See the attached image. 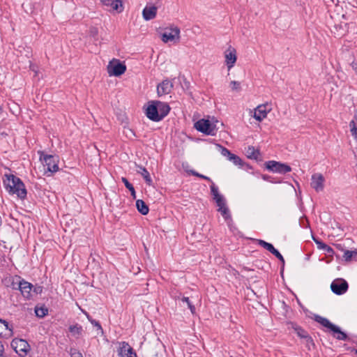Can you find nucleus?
Instances as JSON below:
<instances>
[{"mask_svg": "<svg viewBox=\"0 0 357 357\" xmlns=\"http://www.w3.org/2000/svg\"><path fill=\"white\" fill-rule=\"evenodd\" d=\"M225 64L229 70L236 62V51L231 45L225 52Z\"/></svg>", "mask_w": 357, "mask_h": 357, "instance_id": "obj_8", "label": "nucleus"}, {"mask_svg": "<svg viewBox=\"0 0 357 357\" xmlns=\"http://www.w3.org/2000/svg\"><path fill=\"white\" fill-rule=\"evenodd\" d=\"M157 105L158 112L160 117H161V120L165 117L168 113L169 112L170 107L169 105L166 102H160V101H155Z\"/></svg>", "mask_w": 357, "mask_h": 357, "instance_id": "obj_18", "label": "nucleus"}, {"mask_svg": "<svg viewBox=\"0 0 357 357\" xmlns=\"http://www.w3.org/2000/svg\"><path fill=\"white\" fill-rule=\"evenodd\" d=\"M91 34L95 36V35H96L98 33V29L96 28H93L91 30Z\"/></svg>", "mask_w": 357, "mask_h": 357, "instance_id": "obj_46", "label": "nucleus"}, {"mask_svg": "<svg viewBox=\"0 0 357 357\" xmlns=\"http://www.w3.org/2000/svg\"><path fill=\"white\" fill-rule=\"evenodd\" d=\"M294 330L296 332L298 336H299L301 338L306 339L307 343H312V339L311 338V337H310L307 333L301 327L296 326V327H294Z\"/></svg>", "mask_w": 357, "mask_h": 357, "instance_id": "obj_23", "label": "nucleus"}, {"mask_svg": "<svg viewBox=\"0 0 357 357\" xmlns=\"http://www.w3.org/2000/svg\"><path fill=\"white\" fill-rule=\"evenodd\" d=\"M357 257V249L354 250H345L343 255V259L345 261L349 262Z\"/></svg>", "mask_w": 357, "mask_h": 357, "instance_id": "obj_27", "label": "nucleus"}, {"mask_svg": "<svg viewBox=\"0 0 357 357\" xmlns=\"http://www.w3.org/2000/svg\"><path fill=\"white\" fill-rule=\"evenodd\" d=\"M3 185L6 190L12 195H17L20 199L26 196V190L21 179L13 174H6Z\"/></svg>", "mask_w": 357, "mask_h": 357, "instance_id": "obj_1", "label": "nucleus"}, {"mask_svg": "<svg viewBox=\"0 0 357 357\" xmlns=\"http://www.w3.org/2000/svg\"><path fill=\"white\" fill-rule=\"evenodd\" d=\"M22 280V279L19 276H15L13 278L11 283L12 289L20 290V287H18V286H20V283Z\"/></svg>", "mask_w": 357, "mask_h": 357, "instance_id": "obj_35", "label": "nucleus"}, {"mask_svg": "<svg viewBox=\"0 0 357 357\" xmlns=\"http://www.w3.org/2000/svg\"><path fill=\"white\" fill-rule=\"evenodd\" d=\"M40 160L43 161L47 171L51 173H55L59 171V158L56 155L45 154L43 152H39Z\"/></svg>", "mask_w": 357, "mask_h": 357, "instance_id": "obj_2", "label": "nucleus"}, {"mask_svg": "<svg viewBox=\"0 0 357 357\" xmlns=\"http://www.w3.org/2000/svg\"><path fill=\"white\" fill-rule=\"evenodd\" d=\"M146 116L153 121H161V117H160L157 105L155 101L151 102L146 110Z\"/></svg>", "mask_w": 357, "mask_h": 357, "instance_id": "obj_14", "label": "nucleus"}, {"mask_svg": "<svg viewBox=\"0 0 357 357\" xmlns=\"http://www.w3.org/2000/svg\"><path fill=\"white\" fill-rule=\"evenodd\" d=\"M136 206H137L138 211L140 213H142V215H146L149 211L148 206L142 199L137 200Z\"/></svg>", "mask_w": 357, "mask_h": 357, "instance_id": "obj_25", "label": "nucleus"}, {"mask_svg": "<svg viewBox=\"0 0 357 357\" xmlns=\"http://www.w3.org/2000/svg\"><path fill=\"white\" fill-rule=\"evenodd\" d=\"M218 211L221 213L222 216L228 224L229 223V222L231 221V217L229 213V210L227 205L221 208H218Z\"/></svg>", "mask_w": 357, "mask_h": 357, "instance_id": "obj_26", "label": "nucleus"}, {"mask_svg": "<svg viewBox=\"0 0 357 357\" xmlns=\"http://www.w3.org/2000/svg\"><path fill=\"white\" fill-rule=\"evenodd\" d=\"M173 88V84L168 79L163 80L158 85L157 93L159 96L169 94Z\"/></svg>", "mask_w": 357, "mask_h": 357, "instance_id": "obj_16", "label": "nucleus"}, {"mask_svg": "<svg viewBox=\"0 0 357 357\" xmlns=\"http://www.w3.org/2000/svg\"><path fill=\"white\" fill-rule=\"evenodd\" d=\"M180 38V29L177 26L169 29L162 34V40L164 43L178 40Z\"/></svg>", "mask_w": 357, "mask_h": 357, "instance_id": "obj_10", "label": "nucleus"}, {"mask_svg": "<svg viewBox=\"0 0 357 357\" xmlns=\"http://www.w3.org/2000/svg\"><path fill=\"white\" fill-rule=\"evenodd\" d=\"M271 110V107L268 104L258 105L254 112L253 117L258 121H261L266 118L267 114Z\"/></svg>", "mask_w": 357, "mask_h": 357, "instance_id": "obj_11", "label": "nucleus"}, {"mask_svg": "<svg viewBox=\"0 0 357 357\" xmlns=\"http://www.w3.org/2000/svg\"><path fill=\"white\" fill-rule=\"evenodd\" d=\"M314 320L323 326L330 329L331 331H337L336 326L331 323L330 321L319 315H314Z\"/></svg>", "mask_w": 357, "mask_h": 357, "instance_id": "obj_21", "label": "nucleus"}, {"mask_svg": "<svg viewBox=\"0 0 357 357\" xmlns=\"http://www.w3.org/2000/svg\"><path fill=\"white\" fill-rule=\"evenodd\" d=\"M43 292V287L41 286H33V288L32 289V294H40Z\"/></svg>", "mask_w": 357, "mask_h": 357, "instance_id": "obj_43", "label": "nucleus"}, {"mask_svg": "<svg viewBox=\"0 0 357 357\" xmlns=\"http://www.w3.org/2000/svg\"><path fill=\"white\" fill-rule=\"evenodd\" d=\"M228 160L232 162L235 165L242 166L243 165L242 160L235 154L232 153Z\"/></svg>", "mask_w": 357, "mask_h": 357, "instance_id": "obj_34", "label": "nucleus"}, {"mask_svg": "<svg viewBox=\"0 0 357 357\" xmlns=\"http://www.w3.org/2000/svg\"><path fill=\"white\" fill-rule=\"evenodd\" d=\"M11 347L21 357L26 356L31 349L30 345L25 340L17 338H15L12 340Z\"/></svg>", "mask_w": 357, "mask_h": 357, "instance_id": "obj_3", "label": "nucleus"}, {"mask_svg": "<svg viewBox=\"0 0 357 357\" xmlns=\"http://www.w3.org/2000/svg\"><path fill=\"white\" fill-rule=\"evenodd\" d=\"M352 68H353V69L355 70V72L357 74V63H352Z\"/></svg>", "mask_w": 357, "mask_h": 357, "instance_id": "obj_48", "label": "nucleus"}, {"mask_svg": "<svg viewBox=\"0 0 357 357\" xmlns=\"http://www.w3.org/2000/svg\"><path fill=\"white\" fill-rule=\"evenodd\" d=\"M5 349L2 342L0 340V357H5L4 352Z\"/></svg>", "mask_w": 357, "mask_h": 357, "instance_id": "obj_44", "label": "nucleus"}, {"mask_svg": "<svg viewBox=\"0 0 357 357\" xmlns=\"http://www.w3.org/2000/svg\"><path fill=\"white\" fill-rule=\"evenodd\" d=\"M190 173L193 175V176H199V173L197 172L195 170H190Z\"/></svg>", "mask_w": 357, "mask_h": 357, "instance_id": "obj_47", "label": "nucleus"}, {"mask_svg": "<svg viewBox=\"0 0 357 357\" xmlns=\"http://www.w3.org/2000/svg\"><path fill=\"white\" fill-rule=\"evenodd\" d=\"M101 3L107 7H110L112 10L118 13L123 11V6L121 0H100Z\"/></svg>", "mask_w": 357, "mask_h": 357, "instance_id": "obj_17", "label": "nucleus"}, {"mask_svg": "<svg viewBox=\"0 0 357 357\" xmlns=\"http://www.w3.org/2000/svg\"><path fill=\"white\" fill-rule=\"evenodd\" d=\"M197 177L201 178H203V179H204V180H206V181H208L211 182V183H213V182L212 181V180H211L209 177H208V176H204V175H203V174H199V176H197Z\"/></svg>", "mask_w": 357, "mask_h": 357, "instance_id": "obj_45", "label": "nucleus"}, {"mask_svg": "<svg viewBox=\"0 0 357 357\" xmlns=\"http://www.w3.org/2000/svg\"><path fill=\"white\" fill-rule=\"evenodd\" d=\"M195 128L199 132L207 135L214 136L217 130L215 127L210 122L209 120L200 119L195 123Z\"/></svg>", "mask_w": 357, "mask_h": 357, "instance_id": "obj_4", "label": "nucleus"}, {"mask_svg": "<svg viewBox=\"0 0 357 357\" xmlns=\"http://www.w3.org/2000/svg\"><path fill=\"white\" fill-rule=\"evenodd\" d=\"M137 172L138 174L142 175V176L144 178V179L145 180L146 183L148 185H151V183H152L151 177L150 176L149 172L147 171V169L145 167H144L141 165H138Z\"/></svg>", "mask_w": 357, "mask_h": 357, "instance_id": "obj_22", "label": "nucleus"}, {"mask_svg": "<svg viewBox=\"0 0 357 357\" xmlns=\"http://www.w3.org/2000/svg\"><path fill=\"white\" fill-rule=\"evenodd\" d=\"M181 301L184 303H186L187 305H188V308L190 309V312H192V314H195V305H193L192 304V303L190 302V301L189 300V298L188 297H185L183 296L182 298H181Z\"/></svg>", "mask_w": 357, "mask_h": 357, "instance_id": "obj_38", "label": "nucleus"}, {"mask_svg": "<svg viewBox=\"0 0 357 357\" xmlns=\"http://www.w3.org/2000/svg\"><path fill=\"white\" fill-rule=\"evenodd\" d=\"M332 291L337 295L344 294L348 289V283L342 278L335 280L331 284Z\"/></svg>", "mask_w": 357, "mask_h": 357, "instance_id": "obj_7", "label": "nucleus"}, {"mask_svg": "<svg viewBox=\"0 0 357 357\" xmlns=\"http://www.w3.org/2000/svg\"><path fill=\"white\" fill-rule=\"evenodd\" d=\"M211 193L213 196V200L216 203L218 208L226 206V200L225 197L219 192L218 188L214 184V183H212V185H211Z\"/></svg>", "mask_w": 357, "mask_h": 357, "instance_id": "obj_12", "label": "nucleus"}, {"mask_svg": "<svg viewBox=\"0 0 357 357\" xmlns=\"http://www.w3.org/2000/svg\"><path fill=\"white\" fill-rule=\"evenodd\" d=\"M117 350L119 357H137L133 349L126 342H119Z\"/></svg>", "mask_w": 357, "mask_h": 357, "instance_id": "obj_9", "label": "nucleus"}, {"mask_svg": "<svg viewBox=\"0 0 357 357\" xmlns=\"http://www.w3.org/2000/svg\"><path fill=\"white\" fill-rule=\"evenodd\" d=\"M350 132L357 142V114L354 115V119L349 123Z\"/></svg>", "mask_w": 357, "mask_h": 357, "instance_id": "obj_24", "label": "nucleus"}, {"mask_svg": "<svg viewBox=\"0 0 357 357\" xmlns=\"http://www.w3.org/2000/svg\"><path fill=\"white\" fill-rule=\"evenodd\" d=\"M258 244L263 247L264 249L269 251L271 253H272L275 250V248L271 243L266 242L265 241L263 240H258Z\"/></svg>", "mask_w": 357, "mask_h": 357, "instance_id": "obj_33", "label": "nucleus"}, {"mask_svg": "<svg viewBox=\"0 0 357 357\" xmlns=\"http://www.w3.org/2000/svg\"><path fill=\"white\" fill-rule=\"evenodd\" d=\"M121 181L124 183L125 186L129 190V191L130 192L131 195L133 197V198H135L136 192H135L133 185L125 177H122Z\"/></svg>", "mask_w": 357, "mask_h": 357, "instance_id": "obj_32", "label": "nucleus"}, {"mask_svg": "<svg viewBox=\"0 0 357 357\" xmlns=\"http://www.w3.org/2000/svg\"><path fill=\"white\" fill-rule=\"evenodd\" d=\"M271 254H273L275 257H277L282 264L284 263V257L278 250L275 249Z\"/></svg>", "mask_w": 357, "mask_h": 357, "instance_id": "obj_42", "label": "nucleus"}, {"mask_svg": "<svg viewBox=\"0 0 357 357\" xmlns=\"http://www.w3.org/2000/svg\"><path fill=\"white\" fill-rule=\"evenodd\" d=\"M82 331V327L78 324L72 325L69 327V331L75 336H79Z\"/></svg>", "mask_w": 357, "mask_h": 357, "instance_id": "obj_30", "label": "nucleus"}, {"mask_svg": "<svg viewBox=\"0 0 357 357\" xmlns=\"http://www.w3.org/2000/svg\"><path fill=\"white\" fill-rule=\"evenodd\" d=\"M316 243L317 244V247L319 249L324 250L327 254L331 255L334 254V250L331 246L319 241H316Z\"/></svg>", "mask_w": 357, "mask_h": 357, "instance_id": "obj_28", "label": "nucleus"}, {"mask_svg": "<svg viewBox=\"0 0 357 357\" xmlns=\"http://www.w3.org/2000/svg\"><path fill=\"white\" fill-rule=\"evenodd\" d=\"M266 167L268 170H269L271 172L279 173V174H282L288 173V172H291V168L290 166H289L286 164H283V163H280V162L274 161V160H271V161L267 162L266 163Z\"/></svg>", "mask_w": 357, "mask_h": 357, "instance_id": "obj_6", "label": "nucleus"}, {"mask_svg": "<svg viewBox=\"0 0 357 357\" xmlns=\"http://www.w3.org/2000/svg\"><path fill=\"white\" fill-rule=\"evenodd\" d=\"M336 247H337V248L340 249V248H341V247H342V245H341L340 244H337V245H336Z\"/></svg>", "mask_w": 357, "mask_h": 357, "instance_id": "obj_49", "label": "nucleus"}, {"mask_svg": "<svg viewBox=\"0 0 357 357\" xmlns=\"http://www.w3.org/2000/svg\"><path fill=\"white\" fill-rule=\"evenodd\" d=\"M13 334V328L10 326L8 322L0 319V336H10Z\"/></svg>", "mask_w": 357, "mask_h": 357, "instance_id": "obj_19", "label": "nucleus"}, {"mask_svg": "<svg viewBox=\"0 0 357 357\" xmlns=\"http://www.w3.org/2000/svg\"><path fill=\"white\" fill-rule=\"evenodd\" d=\"M86 317L89 321L91 322V324L96 326L101 333H103V330L100 323L98 321L93 319L89 314H86Z\"/></svg>", "mask_w": 357, "mask_h": 357, "instance_id": "obj_37", "label": "nucleus"}, {"mask_svg": "<svg viewBox=\"0 0 357 357\" xmlns=\"http://www.w3.org/2000/svg\"><path fill=\"white\" fill-rule=\"evenodd\" d=\"M245 152H246V154H247V156L249 158H254V159H257L259 155V153L257 150L255 149V148L254 146H248V148H246L245 149Z\"/></svg>", "mask_w": 357, "mask_h": 357, "instance_id": "obj_29", "label": "nucleus"}, {"mask_svg": "<svg viewBox=\"0 0 357 357\" xmlns=\"http://www.w3.org/2000/svg\"><path fill=\"white\" fill-rule=\"evenodd\" d=\"M355 353L357 354V350H356Z\"/></svg>", "mask_w": 357, "mask_h": 357, "instance_id": "obj_50", "label": "nucleus"}, {"mask_svg": "<svg viewBox=\"0 0 357 357\" xmlns=\"http://www.w3.org/2000/svg\"><path fill=\"white\" fill-rule=\"evenodd\" d=\"M126 70L125 64L120 62L118 59H113L109 61L107 66V73L109 76H120Z\"/></svg>", "mask_w": 357, "mask_h": 357, "instance_id": "obj_5", "label": "nucleus"}, {"mask_svg": "<svg viewBox=\"0 0 357 357\" xmlns=\"http://www.w3.org/2000/svg\"><path fill=\"white\" fill-rule=\"evenodd\" d=\"M231 88L233 91H239L241 89L240 82L236 81H231L230 83Z\"/></svg>", "mask_w": 357, "mask_h": 357, "instance_id": "obj_41", "label": "nucleus"}, {"mask_svg": "<svg viewBox=\"0 0 357 357\" xmlns=\"http://www.w3.org/2000/svg\"><path fill=\"white\" fill-rule=\"evenodd\" d=\"M220 153L222 155L225 156L229 159V158L231 155V153L226 148L219 146Z\"/></svg>", "mask_w": 357, "mask_h": 357, "instance_id": "obj_39", "label": "nucleus"}, {"mask_svg": "<svg viewBox=\"0 0 357 357\" xmlns=\"http://www.w3.org/2000/svg\"><path fill=\"white\" fill-rule=\"evenodd\" d=\"M311 187L317 192H320L324 189V177L321 174H314L311 178Z\"/></svg>", "mask_w": 357, "mask_h": 357, "instance_id": "obj_15", "label": "nucleus"}, {"mask_svg": "<svg viewBox=\"0 0 357 357\" xmlns=\"http://www.w3.org/2000/svg\"><path fill=\"white\" fill-rule=\"evenodd\" d=\"M18 287H20V291L25 299L29 300L32 298V289L33 288V285L31 283L23 279L20 281V286H18Z\"/></svg>", "mask_w": 357, "mask_h": 357, "instance_id": "obj_13", "label": "nucleus"}, {"mask_svg": "<svg viewBox=\"0 0 357 357\" xmlns=\"http://www.w3.org/2000/svg\"><path fill=\"white\" fill-rule=\"evenodd\" d=\"M157 13V8L153 6H146L143 11L142 15L145 20H151L155 17Z\"/></svg>", "mask_w": 357, "mask_h": 357, "instance_id": "obj_20", "label": "nucleus"}, {"mask_svg": "<svg viewBox=\"0 0 357 357\" xmlns=\"http://www.w3.org/2000/svg\"><path fill=\"white\" fill-rule=\"evenodd\" d=\"M35 312L37 317L43 318L47 314V309L45 307H36Z\"/></svg>", "mask_w": 357, "mask_h": 357, "instance_id": "obj_36", "label": "nucleus"}, {"mask_svg": "<svg viewBox=\"0 0 357 357\" xmlns=\"http://www.w3.org/2000/svg\"><path fill=\"white\" fill-rule=\"evenodd\" d=\"M70 357H83L82 353L76 349H70Z\"/></svg>", "mask_w": 357, "mask_h": 357, "instance_id": "obj_40", "label": "nucleus"}, {"mask_svg": "<svg viewBox=\"0 0 357 357\" xmlns=\"http://www.w3.org/2000/svg\"><path fill=\"white\" fill-rule=\"evenodd\" d=\"M337 331H332L334 333V336L336 339L340 340H347L348 337L347 334L342 332L340 328L336 326Z\"/></svg>", "mask_w": 357, "mask_h": 357, "instance_id": "obj_31", "label": "nucleus"}]
</instances>
